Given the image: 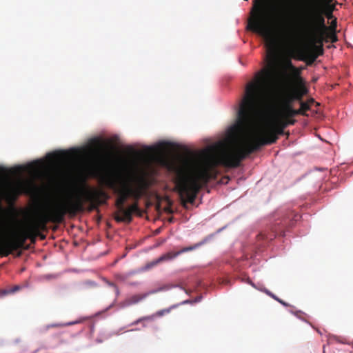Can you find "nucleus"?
I'll return each instance as SVG.
<instances>
[{"mask_svg": "<svg viewBox=\"0 0 353 353\" xmlns=\"http://www.w3.org/2000/svg\"><path fill=\"white\" fill-rule=\"evenodd\" d=\"M269 72H258L254 81L245 87V94L237 112L236 123L230 127L228 133L235 141L232 149L211 155L208 161L199 162L189 157L180 159L172 166L175 173V184L181 203L186 208L188 203L193 204L201 188L218 174L216 166L237 168L248 155L263 145L274 143L279 135L284 134L288 127L281 118H277L260 133H253L263 113L268 95L267 77Z\"/></svg>", "mask_w": 353, "mask_h": 353, "instance_id": "f257e3e1", "label": "nucleus"}, {"mask_svg": "<svg viewBox=\"0 0 353 353\" xmlns=\"http://www.w3.org/2000/svg\"><path fill=\"white\" fill-rule=\"evenodd\" d=\"M81 190L83 196L77 195L64 202L57 203L28 224V236L31 243L36 242L40 231L46 230L48 223H60L66 214L74 216L78 212L84 211L85 203H89L90 210H96L108 199V194L103 190L86 185H83Z\"/></svg>", "mask_w": 353, "mask_h": 353, "instance_id": "f03ea898", "label": "nucleus"}, {"mask_svg": "<svg viewBox=\"0 0 353 353\" xmlns=\"http://www.w3.org/2000/svg\"><path fill=\"white\" fill-rule=\"evenodd\" d=\"M295 26L299 35L312 43H335L336 21L330 26L325 23L322 0H306Z\"/></svg>", "mask_w": 353, "mask_h": 353, "instance_id": "7ed1b4c3", "label": "nucleus"}, {"mask_svg": "<svg viewBox=\"0 0 353 353\" xmlns=\"http://www.w3.org/2000/svg\"><path fill=\"white\" fill-rule=\"evenodd\" d=\"M130 181L132 183H123L121 186H119L112 175H108L105 179V185L118 194L115 201V206L117 208L115 214H119L123 210L128 198L139 201L150 185L148 179L144 174H132Z\"/></svg>", "mask_w": 353, "mask_h": 353, "instance_id": "20e7f679", "label": "nucleus"}, {"mask_svg": "<svg viewBox=\"0 0 353 353\" xmlns=\"http://www.w3.org/2000/svg\"><path fill=\"white\" fill-rule=\"evenodd\" d=\"M248 29L259 34L268 42L274 41L273 20L263 0L254 1L248 19Z\"/></svg>", "mask_w": 353, "mask_h": 353, "instance_id": "39448f33", "label": "nucleus"}, {"mask_svg": "<svg viewBox=\"0 0 353 353\" xmlns=\"http://www.w3.org/2000/svg\"><path fill=\"white\" fill-rule=\"evenodd\" d=\"M28 225L12 239L0 238V256H8L14 251L24 248L26 241L28 239Z\"/></svg>", "mask_w": 353, "mask_h": 353, "instance_id": "423d86ee", "label": "nucleus"}, {"mask_svg": "<svg viewBox=\"0 0 353 353\" xmlns=\"http://www.w3.org/2000/svg\"><path fill=\"white\" fill-rule=\"evenodd\" d=\"M286 67L290 70L294 83L296 85V87L291 92L293 98L296 101H302L303 97L307 92V90L303 85V81L301 77V70H303L304 68H299L294 67L290 60L287 61Z\"/></svg>", "mask_w": 353, "mask_h": 353, "instance_id": "0eeeda50", "label": "nucleus"}, {"mask_svg": "<svg viewBox=\"0 0 353 353\" xmlns=\"http://www.w3.org/2000/svg\"><path fill=\"white\" fill-rule=\"evenodd\" d=\"M134 213L140 214L138 201H135L128 208H124L119 214H114V219L118 223L125 222L129 223L132 221V214Z\"/></svg>", "mask_w": 353, "mask_h": 353, "instance_id": "6e6552de", "label": "nucleus"}, {"mask_svg": "<svg viewBox=\"0 0 353 353\" xmlns=\"http://www.w3.org/2000/svg\"><path fill=\"white\" fill-rule=\"evenodd\" d=\"M161 290H162V288H160L159 290H152V291H150V292L144 293V294H134L132 296L128 297L125 300L124 304L126 306H130L131 305L137 304L139 302L141 301L142 300L145 299L150 294H154L157 292H159Z\"/></svg>", "mask_w": 353, "mask_h": 353, "instance_id": "1a4fd4ad", "label": "nucleus"}, {"mask_svg": "<svg viewBox=\"0 0 353 353\" xmlns=\"http://www.w3.org/2000/svg\"><path fill=\"white\" fill-rule=\"evenodd\" d=\"M201 244H202V243H196L194 245L183 248V249H181V250H179V251H178L176 252H174V253L169 252V253H167V254L161 256L159 259V261H165V260L172 259L176 257L178 255H179L181 253H183V252H188V251H192V250L199 248Z\"/></svg>", "mask_w": 353, "mask_h": 353, "instance_id": "9d476101", "label": "nucleus"}, {"mask_svg": "<svg viewBox=\"0 0 353 353\" xmlns=\"http://www.w3.org/2000/svg\"><path fill=\"white\" fill-rule=\"evenodd\" d=\"M294 108L289 103H283L281 108V117H294Z\"/></svg>", "mask_w": 353, "mask_h": 353, "instance_id": "9b49d317", "label": "nucleus"}, {"mask_svg": "<svg viewBox=\"0 0 353 353\" xmlns=\"http://www.w3.org/2000/svg\"><path fill=\"white\" fill-rule=\"evenodd\" d=\"M314 102L313 99L307 100V101H300V110L302 112L303 116H307L306 112L310 110V105Z\"/></svg>", "mask_w": 353, "mask_h": 353, "instance_id": "f8f14e48", "label": "nucleus"}, {"mask_svg": "<svg viewBox=\"0 0 353 353\" xmlns=\"http://www.w3.org/2000/svg\"><path fill=\"white\" fill-rule=\"evenodd\" d=\"M20 289H21V287L19 285H14L8 289L0 290V297H2L3 296H6V295H8L10 294H13V293L19 291Z\"/></svg>", "mask_w": 353, "mask_h": 353, "instance_id": "ddd939ff", "label": "nucleus"}, {"mask_svg": "<svg viewBox=\"0 0 353 353\" xmlns=\"http://www.w3.org/2000/svg\"><path fill=\"white\" fill-rule=\"evenodd\" d=\"M300 215L298 214H291L290 216H288V219H285L283 221V225H289L290 226H292L294 223V221H297L299 218Z\"/></svg>", "mask_w": 353, "mask_h": 353, "instance_id": "4468645a", "label": "nucleus"}, {"mask_svg": "<svg viewBox=\"0 0 353 353\" xmlns=\"http://www.w3.org/2000/svg\"><path fill=\"white\" fill-rule=\"evenodd\" d=\"M323 43H312L313 44V50L314 52H312L314 54H318V57L320 55H322L323 54L324 50H323Z\"/></svg>", "mask_w": 353, "mask_h": 353, "instance_id": "2eb2a0df", "label": "nucleus"}, {"mask_svg": "<svg viewBox=\"0 0 353 353\" xmlns=\"http://www.w3.org/2000/svg\"><path fill=\"white\" fill-rule=\"evenodd\" d=\"M265 294H267L268 296H271L272 298H273L274 300L277 301L278 302H279L281 304H282L284 306H289V304L285 303V301H283V300L280 299L279 297H277L275 294H274L273 293H272L270 291H269L268 290H266L265 289L264 290H263Z\"/></svg>", "mask_w": 353, "mask_h": 353, "instance_id": "dca6fc26", "label": "nucleus"}, {"mask_svg": "<svg viewBox=\"0 0 353 353\" xmlns=\"http://www.w3.org/2000/svg\"><path fill=\"white\" fill-rule=\"evenodd\" d=\"M74 323H76V322H70V323H68L67 324H63V323L49 324V325H47L46 326V330H49L50 328H52V327H63L65 325H73Z\"/></svg>", "mask_w": 353, "mask_h": 353, "instance_id": "f3484780", "label": "nucleus"}, {"mask_svg": "<svg viewBox=\"0 0 353 353\" xmlns=\"http://www.w3.org/2000/svg\"><path fill=\"white\" fill-rule=\"evenodd\" d=\"M317 57H318V54H314L310 53L307 57V60H306L307 65H311L316 61Z\"/></svg>", "mask_w": 353, "mask_h": 353, "instance_id": "a211bd4d", "label": "nucleus"}, {"mask_svg": "<svg viewBox=\"0 0 353 353\" xmlns=\"http://www.w3.org/2000/svg\"><path fill=\"white\" fill-rule=\"evenodd\" d=\"M154 317H155V315L154 314L151 316H144V317L140 318L138 320H137L135 322H134L133 325H137L143 321H152L154 319Z\"/></svg>", "mask_w": 353, "mask_h": 353, "instance_id": "6ab92c4d", "label": "nucleus"}, {"mask_svg": "<svg viewBox=\"0 0 353 353\" xmlns=\"http://www.w3.org/2000/svg\"><path fill=\"white\" fill-rule=\"evenodd\" d=\"M296 99L293 98L292 94L290 92L286 95L283 103H289L292 105V103Z\"/></svg>", "mask_w": 353, "mask_h": 353, "instance_id": "aec40b11", "label": "nucleus"}, {"mask_svg": "<svg viewBox=\"0 0 353 353\" xmlns=\"http://www.w3.org/2000/svg\"><path fill=\"white\" fill-rule=\"evenodd\" d=\"M171 310V308H167V309H163V310H159V311H157L154 315H155V317L156 316H162L166 314H168Z\"/></svg>", "mask_w": 353, "mask_h": 353, "instance_id": "412c9836", "label": "nucleus"}, {"mask_svg": "<svg viewBox=\"0 0 353 353\" xmlns=\"http://www.w3.org/2000/svg\"><path fill=\"white\" fill-rule=\"evenodd\" d=\"M286 123L287 125H294L296 123V120L292 119L293 117H281Z\"/></svg>", "mask_w": 353, "mask_h": 353, "instance_id": "4be33fe9", "label": "nucleus"}, {"mask_svg": "<svg viewBox=\"0 0 353 353\" xmlns=\"http://www.w3.org/2000/svg\"><path fill=\"white\" fill-rule=\"evenodd\" d=\"M49 157H52L54 160H57L60 158V155L57 153L49 154Z\"/></svg>", "mask_w": 353, "mask_h": 353, "instance_id": "5701e85b", "label": "nucleus"}, {"mask_svg": "<svg viewBox=\"0 0 353 353\" xmlns=\"http://www.w3.org/2000/svg\"><path fill=\"white\" fill-rule=\"evenodd\" d=\"M294 117L296 115H302V112H301L300 109L295 110L294 109Z\"/></svg>", "mask_w": 353, "mask_h": 353, "instance_id": "b1692460", "label": "nucleus"}, {"mask_svg": "<svg viewBox=\"0 0 353 353\" xmlns=\"http://www.w3.org/2000/svg\"><path fill=\"white\" fill-rule=\"evenodd\" d=\"M247 283L255 288V285L252 282V281L250 279H248Z\"/></svg>", "mask_w": 353, "mask_h": 353, "instance_id": "393cba45", "label": "nucleus"}, {"mask_svg": "<svg viewBox=\"0 0 353 353\" xmlns=\"http://www.w3.org/2000/svg\"><path fill=\"white\" fill-rule=\"evenodd\" d=\"M38 236H39L41 239H46V236L43 234H41L40 232V235H39Z\"/></svg>", "mask_w": 353, "mask_h": 353, "instance_id": "a878e982", "label": "nucleus"}, {"mask_svg": "<svg viewBox=\"0 0 353 353\" xmlns=\"http://www.w3.org/2000/svg\"><path fill=\"white\" fill-rule=\"evenodd\" d=\"M2 228H3L2 225H0V231H2Z\"/></svg>", "mask_w": 353, "mask_h": 353, "instance_id": "bb28decb", "label": "nucleus"}, {"mask_svg": "<svg viewBox=\"0 0 353 353\" xmlns=\"http://www.w3.org/2000/svg\"><path fill=\"white\" fill-rule=\"evenodd\" d=\"M20 255H21V252H19V253L17 254V256H19Z\"/></svg>", "mask_w": 353, "mask_h": 353, "instance_id": "cd10ccee", "label": "nucleus"}]
</instances>
